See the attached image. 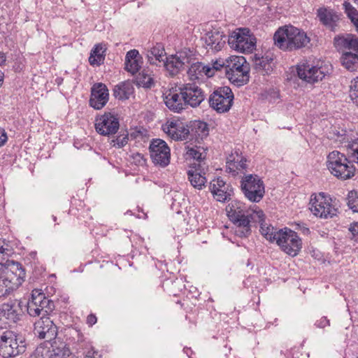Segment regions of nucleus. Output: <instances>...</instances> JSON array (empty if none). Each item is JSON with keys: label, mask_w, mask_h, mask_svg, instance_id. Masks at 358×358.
I'll list each match as a JSON object with an SVG mask.
<instances>
[{"label": "nucleus", "mask_w": 358, "mask_h": 358, "mask_svg": "<svg viewBox=\"0 0 358 358\" xmlns=\"http://www.w3.org/2000/svg\"><path fill=\"white\" fill-rule=\"evenodd\" d=\"M229 220L236 225L235 233L239 237H247L251 234V224L262 222L264 212L257 206H248L237 200L231 201L226 207Z\"/></svg>", "instance_id": "obj_1"}, {"label": "nucleus", "mask_w": 358, "mask_h": 358, "mask_svg": "<svg viewBox=\"0 0 358 358\" xmlns=\"http://www.w3.org/2000/svg\"><path fill=\"white\" fill-rule=\"evenodd\" d=\"M348 157L343 153L334 150L327 157V167L338 179L345 180L352 178L356 171L353 163L358 164V138L346 142Z\"/></svg>", "instance_id": "obj_2"}, {"label": "nucleus", "mask_w": 358, "mask_h": 358, "mask_svg": "<svg viewBox=\"0 0 358 358\" xmlns=\"http://www.w3.org/2000/svg\"><path fill=\"white\" fill-rule=\"evenodd\" d=\"M273 40L276 46L287 51L304 48L310 41L305 31L292 25L279 28L274 34Z\"/></svg>", "instance_id": "obj_3"}, {"label": "nucleus", "mask_w": 358, "mask_h": 358, "mask_svg": "<svg viewBox=\"0 0 358 358\" xmlns=\"http://www.w3.org/2000/svg\"><path fill=\"white\" fill-rule=\"evenodd\" d=\"M334 42L342 51L341 65L349 71H358V38L352 34L338 36L334 38Z\"/></svg>", "instance_id": "obj_4"}, {"label": "nucleus", "mask_w": 358, "mask_h": 358, "mask_svg": "<svg viewBox=\"0 0 358 358\" xmlns=\"http://www.w3.org/2000/svg\"><path fill=\"white\" fill-rule=\"evenodd\" d=\"M27 349L24 336L10 330L0 333V355L4 358L15 357L23 354Z\"/></svg>", "instance_id": "obj_5"}, {"label": "nucleus", "mask_w": 358, "mask_h": 358, "mask_svg": "<svg viewBox=\"0 0 358 358\" xmlns=\"http://www.w3.org/2000/svg\"><path fill=\"white\" fill-rule=\"evenodd\" d=\"M226 76L231 83L242 86L250 78V64L243 56L232 55L227 59Z\"/></svg>", "instance_id": "obj_6"}, {"label": "nucleus", "mask_w": 358, "mask_h": 358, "mask_svg": "<svg viewBox=\"0 0 358 358\" xmlns=\"http://www.w3.org/2000/svg\"><path fill=\"white\" fill-rule=\"evenodd\" d=\"M241 188L245 197L253 203L259 202L265 194L264 182L255 174L244 175L241 180Z\"/></svg>", "instance_id": "obj_7"}, {"label": "nucleus", "mask_w": 358, "mask_h": 358, "mask_svg": "<svg viewBox=\"0 0 358 358\" xmlns=\"http://www.w3.org/2000/svg\"><path fill=\"white\" fill-rule=\"evenodd\" d=\"M257 40L248 28H238L228 37V44L240 52H251L256 47Z\"/></svg>", "instance_id": "obj_8"}, {"label": "nucleus", "mask_w": 358, "mask_h": 358, "mask_svg": "<svg viewBox=\"0 0 358 358\" xmlns=\"http://www.w3.org/2000/svg\"><path fill=\"white\" fill-rule=\"evenodd\" d=\"M53 301L45 296L40 290L32 291L31 297L27 303V313L31 317H46L55 310Z\"/></svg>", "instance_id": "obj_9"}, {"label": "nucleus", "mask_w": 358, "mask_h": 358, "mask_svg": "<svg viewBox=\"0 0 358 358\" xmlns=\"http://www.w3.org/2000/svg\"><path fill=\"white\" fill-rule=\"evenodd\" d=\"M234 99V93L229 87H220L209 96V106L218 113H224L231 109Z\"/></svg>", "instance_id": "obj_10"}, {"label": "nucleus", "mask_w": 358, "mask_h": 358, "mask_svg": "<svg viewBox=\"0 0 358 358\" xmlns=\"http://www.w3.org/2000/svg\"><path fill=\"white\" fill-rule=\"evenodd\" d=\"M276 243L280 248L292 257L298 255L302 247L301 238L297 233L287 228L278 230Z\"/></svg>", "instance_id": "obj_11"}, {"label": "nucleus", "mask_w": 358, "mask_h": 358, "mask_svg": "<svg viewBox=\"0 0 358 358\" xmlns=\"http://www.w3.org/2000/svg\"><path fill=\"white\" fill-rule=\"evenodd\" d=\"M310 210L320 218L332 217L336 215V208L332 205L331 199L324 192L313 194L310 201Z\"/></svg>", "instance_id": "obj_12"}, {"label": "nucleus", "mask_w": 358, "mask_h": 358, "mask_svg": "<svg viewBox=\"0 0 358 358\" xmlns=\"http://www.w3.org/2000/svg\"><path fill=\"white\" fill-rule=\"evenodd\" d=\"M191 59L192 50L184 49L176 55L167 57L164 65L169 75L173 77L188 67V64L192 62Z\"/></svg>", "instance_id": "obj_13"}, {"label": "nucleus", "mask_w": 358, "mask_h": 358, "mask_svg": "<svg viewBox=\"0 0 358 358\" xmlns=\"http://www.w3.org/2000/svg\"><path fill=\"white\" fill-rule=\"evenodd\" d=\"M149 151L152 162L161 167H166L170 163L171 152L167 143L159 138L152 139Z\"/></svg>", "instance_id": "obj_14"}, {"label": "nucleus", "mask_w": 358, "mask_h": 358, "mask_svg": "<svg viewBox=\"0 0 358 358\" xmlns=\"http://www.w3.org/2000/svg\"><path fill=\"white\" fill-rule=\"evenodd\" d=\"M252 71L256 78L260 80L261 76L271 75L275 66L273 54L266 53L264 55L255 54L252 58Z\"/></svg>", "instance_id": "obj_15"}, {"label": "nucleus", "mask_w": 358, "mask_h": 358, "mask_svg": "<svg viewBox=\"0 0 358 358\" xmlns=\"http://www.w3.org/2000/svg\"><path fill=\"white\" fill-rule=\"evenodd\" d=\"M327 73L325 67L313 66L308 62L301 63L297 66L299 77L309 83L322 80Z\"/></svg>", "instance_id": "obj_16"}, {"label": "nucleus", "mask_w": 358, "mask_h": 358, "mask_svg": "<svg viewBox=\"0 0 358 358\" xmlns=\"http://www.w3.org/2000/svg\"><path fill=\"white\" fill-rule=\"evenodd\" d=\"M120 127L119 120L114 114L105 113L95 120V129L102 136L115 134Z\"/></svg>", "instance_id": "obj_17"}, {"label": "nucleus", "mask_w": 358, "mask_h": 358, "mask_svg": "<svg viewBox=\"0 0 358 358\" xmlns=\"http://www.w3.org/2000/svg\"><path fill=\"white\" fill-rule=\"evenodd\" d=\"M180 94L183 96L186 106L196 108L205 99L203 90L195 83H186L180 86Z\"/></svg>", "instance_id": "obj_18"}, {"label": "nucleus", "mask_w": 358, "mask_h": 358, "mask_svg": "<svg viewBox=\"0 0 358 358\" xmlns=\"http://www.w3.org/2000/svg\"><path fill=\"white\" fill-rule=\"evenodd\" d=\"M34 334L41 339L52 340L57 335V327L49 317H41L34 323Z\"/></svg>", "instance_id": "obj_19"}, {"label": "nucleus", "mask_w": 358, "mask_h": 358, "mask_svg": "<svg viewBox=\"0 0 358 358\" xmlns=\"http://www.w3.org/2000/svg\"><path fill=\"white\" fill-rule=\"evenodd\" d=\"M109 92L106 85L102 83H94L91 87L90 106L96 110L103 108L108 103Z\"/></svg>", "instance_id": "obj_20"}, {"label": "nucleus", "mask_w": 358, "mask_h": 358, "mask_svg": "<svg viewBox=\"0 0 358 358\" xmlns=\"http://www.w3.org/2000/svg\"><path fill=\"white\" fill-rule=\"evenodd\" d=\"M201 38L204 41L208 51L216 52L225 45L227 36L222 31L214 29L207 31Z\"/></svg>", "instance_id": "obj_21"}, {"label": "nucleus", "mask_w": 358, "mask_h": 358, "mask_svg": "<svg viewBox=\"0 0 358 358\" xmlns=\"http://www.w3.org/2000/svg\"><path fill=\"white\" fill-rule=\"evenodd\" d=\"M163 130L176 141L186 140L190 135L189 127L179 120L168 121L163 127Z\"/></svg>", "instance_id": "obj_22"}, {"label": "nucleus", "mask_w": 358, "mask_h": 358, "mask_svg": "<svg viewBox=\"0 0 358 358\" xmlns=\"http://www.w3.org/2000/svg\"><path fill=\"white\" fill-rule=\"evenodd\" d=\"M21 316L20 304L16 301L5 303L0 308V320L9 325L17 323Z\"/></svg>", "instance_id": "obj_23"}, {"label": "nucleus", "mask_w": 358, "mask_h": 358, "mask_svg": "<svg viewBox=\"0 0 358 358\" xmlns=\"http://www.w3.org/2000/svg\"><path fill=\"white\" fill-rule=\"evenodd\" d=\"M164 103L173 112L180 113L187 108L183 96L180 94V86L172 88L164 94Z\"/></svg>", "instance_id": "obj_24"}, {"label": "nucleus", "mask_w": 358, "mask_h": 358, "mask_svg": "<svg viewBox=\"0 0 358 358\" xmlns=\"http://www.w3.org/2000/svg\"><path fill=\"white\" fill-rule=\"evenodd\" d=\"M209 189L213 197L220 202H224L231 194V187L220 177L211 180Z\"/></svg>", "instance_id": "obj_25"}, {"label": "nucleus", "mask_w": 358, "mask_h": 358, "mask_svg": "<svg viewBox=\"0 0 358 358\" xmlns=\"http://www.w3.org/2000/svg\"><path fill=\"white\" fill-rule=\"evenodd\" d=\"M191 62L188 64L187 74L191 80L199 79L200 76H206L211 77L213 76V69L208 65H204L202 62H198L195 55L192 51Z\"/></svg>", "instance_id": "obj_26"}, {"label": "nucleus", "mask_w": 358, "mask_h": 358, "mask_svg": "<svg viewBox=\"0 0 358 358\" xmlns=\"http://www.w3.org/2000/svg\"><path fill=\"white\" fill-rule=\"evenodd\" d=\"M317 16L320 22L326 27L334 30L340 20L338 14L329 8L321 7L317 10Z\"/></svg>", "instance_id": "obj_27"}, {"label": "nucleus", "mask_w": 358, "mask_h": 358, "mask_svg": "<svg viewBox=\"0 0 358 358\" xmlns=\"http://www.w3.org/2000/svg\"><path fill=\"white\" fill-rule=\"evenodd\" d=\"M125 70L132 75L137 73L143 64V57L136 49L128 51L125 56Z\"/></svg>", "instance_id": "obj_28"}, {"label": "nucleus", "mask_w": 358, "mask_h": 358, "mask_svg": "<svg viewBox=\"0 0 358 358\" xmlns=\"http://www.w3.org/2000/svg\"><path fill=\"white\" fill-rule=\"evenodd\" d=\"M147 58L151 64L157 65L158 63H164L167 57L164 45L162 43H157L147 51Z\"/></svg>", "instance_id": "obj_29"}, {"label": "nucleus", "mask_w": 358, "mask_h": 358, "mask_svg": "<svg viewBox=\"0 0 358 358\" xmlns=\"http://www.w3.org/2000/svg\"><path fill=\"white\" fill-rule=\"evenodd\" d=\"M134 88L131 81L127 80L116 85L113 88V96L119 100H127L133 94Z\"/></svg>", "instance_id": "obj_30"}, {"label": "nucleus", "mask_w": 358, "mask_h": 358, "mask_svg": "<svg viewBox=\"0 0 358 358\" xmlns=\"http://www.w3.org/2000/svg\"><path fill=\"white\" fill-rule=\"evenodd\" d=\"M49 349V358H69L71 355L66 343L55 341Z\"/></svg>", "instance_id": "obj_31"}, {"label": "nucleus", "mask_w": 358, "mask_h": 358, "mask_svg": "<svg viewBox=\"0 0 358 358\" xmlns=\"http://www.w3.org/2000/svg\"><path fill=\"white\" fill-rule=\"evenodd\" d=\"M106 48L105 45L99 43L94 45L90 52L89 62L92 66H100L103 64Z\"/></svg>", "instance_id": "obj_32"}, {"label": "nucleus", "mask_w": 358, "mask_h": 358, "mask_svg": "<svg viewBox=\"0 0 358 358\" xmlns=\"http://www.w3.org/2000/svg\"><path fill=\"white\" fill-rule=\"evenodd\" d=\"M190 134L196 138L203 139L208 136L209 129L208 124L201 120H194L189 127Z\"/></svg>", "instance_id": "obj_33"}, {"label": "nucleus", "mask_w": 358, "mask_h": 358, "mask_svg": "<svg viewBox=\"0 0 358 358\" xmlns=\"http://www.w3.org/2000/svg\"><path fill=\"white\" fill-rule=\"evenodd\" d=\"M248 165L246 164V159L241 158L239 161H230L227 162V171L231 173L233 176H236L239 173L245 174V171L247 170Z\"/></svg>", "instance_id": "obj_34"}, {"label": "nucleus", "mask_w": 358, "mask_h": 358, "mask_svg": "<svg viewBox=\"0 0 358 358\" xmlns=\"http://www.w3.org/2000/svg\"><path fill=\"white\" fill-rule=\"evenodd\" d=\"M265 215L264 214V218L262 222H253L252 223H259L260 224V231L263 236L271 242L277 241V235L278 231L271 225L266 226Z\"/></svg>", "instance_id": "obj_35"}, {"label": "nucleus", "mask_w": 358, "mask_h": 358, "mask_svg": "<svg viewBox=\"0 0 358 358\" xmlns=\"http://www.w3.org/2000/svg\"><path fill=\"white\" fill-rule=\"evenodd\" d=\"M187 176L191 185L198 189H201L206 182V177L199 173L196 169L189 170Z\"/></svg>", "instance_id": "obj_36"}, {"label": "nucleus", "mask_w": 358, "mask_h": 358, "mask_svg": "<svg viewBox=\"0 0 358 358\" xmlns=\"http://www.w3.org/2000/svg\"><path fill=\"white\" fill-rule=\"evenodd\" d=\"M11 262L12 264L10 265V270L12 273V275H14L13 278H16V282L15 284L17 285H21L26 276L25 271L21 264L13 261Z\"/></svg>", "instance_id": "obj_37"}, {"label": "nucleus", "mask_w": 358, "mask_h": 358, "mask_svg": "<svg viewBox=\"0 0 358 358\" xmlns=\"http://www.w3.org/2000/svg\"><path fill=\"white\" fill-rule=\"evenodd\" d=\"M13 253V248L5 241L0 239V265L7 264L8 259Z\"/></svg>", "instance_id": "obj_38"}, {"label": "nucleus", "mask_w": 358, "mask_h": 358, "mask_svg": "<svg viewBox=\"0 0 358 358\" xmlns=\"http://www.w3.org/2000/svg\"><path fill=\"white\" fill-rule=\"evenodd\" d=\"M138 84L145 88H150L154 85L153 78L149 71L143 70L137 78Z\"/></svg>", "instance_id": "obj_39"}, {"label": "nucleus", "mask_w": 358, "mask_h": 358, "mask_svg": "<svg viewBox=\"0 0 358 358\" xmlns=\"http://www.w3.org/2000/svg\"><path fill=\"white\" fill-rule=\"evenodd\" d=\"M345 12L352 22L356 27L358 25V11L349 3L345 1L343 3Z\"/></svg>", "instance_id": "obj_40"}, {"label": "nucleus", "mask_w": 358, "mask_h": 358, "mask_svg": "<svg viewBox=\"0 0 358 358\" xmlns=\"http://www.w3.org/2000/svg\"><path fill=\"white\" fill-rule=\"evenodd\" d=\"M12 280H14L13 278L8 280L7 278L0 277V298L9 294L13 290Z\"/></svg>", "instance_id": "obj_41"}, {"label": "nucleus", "mask_w": 358, "mask_h": 358, "mask_svg": "<svg viewBox=\"0 0 358 358\" xmlns=\"http://www.w3.org/2000/svg\"><path fill=\"white\" fill-rule=\"evenodd\" d=\"M348 206L353 212L358 213V192L353 190L348 193Z\"/></svg>", "instance_id": "obj_42"}, {"label": "nucleus", "mask_w": 358, "mask_h": 358, "mask_svg": "<svg viewBox=\"0 0 358 358\" xmlns=\"http://www.w3.org/2000/svg\"><path fill=\"white\" fill-rule=\"evenodd\" d=\"M187 154L197 161H201L205 159L206 153L203 148L200 147L190 148L188 149Z\"/></svg>", "instance_id": "obj_43"}, {"label": "nucleus", "mask_w": 358, "mask_h": 358, "mask_svg": "<svg viewBox=\"0 0 358 358\" xmlns=\"http://www.w3.org/2000/svg\"><path fill=\"white\" fill-rule=\"evenodd\" d=\"M350 97L352 101L358 106V77L351 81L350 85Z\"/></svg>", "instance_id": "obj_44"}, {"label": "nucleus", "mask_w": 358, "mask_h": 358, "mask_svg": "<svg viewBox=\"0 0 358 358\" xmlns=\"http://www.w3.org/2000/svg\"><path fill=\"white\" fill-rule=\"evenodd\" d=\"M71 335L73 341V348L79 345V344H82L86 340L83 333L76 329L71 330Z\"/></svg>", "instance_id": "obj_45"}, {"label": "nucleus", "mask_w": 358, "mask_h": 358, "mask_svg": "<svg viewBox=\"0 0 358 358\" xmlns=\"http://www.w3.org/2000/svg\"><path fill=\"white\" fill-rule=\"evenodd\" d=\"M48 348L40 345L30 355L29 358H49Z\"/></svg>", "instance_id": "obj_46"}, {"label": "nucleus", "mask_w": 358, "mask_h": 358, "mask_svg": "<svg viewBox=\"0 0 358 358\" xmlns=\"http://www.w3.org/2000/svg\"><path fill=\"white\" fill-rule=\"evenodd\" d=\"M76 353H83L84 355H86L87 351L90 350H94V347L92 345V343L89 341L85 340L82 344H79V345L76 346L73 348Z\"/></svg>", "instance_id": "obj_47"}, {"label": "nucleus", "mask_w": 358, "mask_h": 358, "mask_svg": "<svg viewBox=\"0 0 358 358\" xmlns=\"http://www.w3.org/2000/svg\"><path fill=\"white\" fill-rule=\"evenodd\" d=\"M227 59H216L213 62V66H210V69H213V74L215 73V71H220L222 68H224L225 72H226L227 71Z\"/></svg>", "instance_id": "obj_48"}, {"label": "nucleus", "mask_w": 358, "mask_h": 358, "mask_svg": "<svg viewBox=\"0 0 358 358\" xmlns=\"http://www.w3.org/2000/svg\"><path fill=\"white\" fill-rule=\"evenodd\" d=\"M129 141L128 134H122L118 136L115 141H113L114 145H117L118 148L124 147Z\"/></svg>", "instance_id": "obj_49"}, {"label": "nucleus", "mask_w": 358, "mask_h": 358, "mask_svg": "<svg viewBox=\"0 0 358 358\" xmlns=\"http://www.w3.org/2000/svg\"><path fill=\"white\" fill-rule=\"evenodd\" d=\"M131 157L134 159V162L137 165L143 166L145 164L146 159L144 158V156L139 152L134 153Z\"/></svg>", "instance_id": "obj_50"}, {"label": "nucleus", "mask_w": 358, "mask_h": 358, "mask_svg": "<svg viewBox=\"0 0 358 358\" xmlns=\"http://www.w3.org/2000/svg\"><path fill=\"white\" fill-rule=\"evenodd\" d=\"M349 231L351 232L352 238L358 242V222H355L350 224Z\"/></svg>", "instance_id": "obj_51"}, {"label": "nucleus", "mask_w": 358, "mask_h": 358, "mask_svg": "<svg viewBox=\"0 0 358 358\" xmlns=\"http://www.w3.org/2000/svg\"><path fill=\"white\" fill-rule=\"evenodd\" d=\"M315 325L318 328H324L330 325V321L327 317H322L315 322Z\"/></svg>", "instance_id": "obj_52"}, {"label": "nucleus", "mask_w": 358, "mask_h": 358, "mask_svg": "<svg viewBox=\"0 0 358 358\" xmlns=\"http://www.w3.org/2000/svg\"><path fill=\"white\" fill-rule=\"evenodd\" d=\"M7 138H8L5 130L0 127V147L5 144Z\"/></svg>", "instance_id": "obj_53"}, {"label": "nucleus", "mask_w": 358, "mask_h": 358, "mask_svg": "<svg viewBox=\"0 0 358 358\" xmlns=\"http://www.w3.org/2000/svg\"><path fill=\"white\" fill-rule=\"evenodd\" d=\"M96 321H97V319H96V317L95 316V315L90 314L87 317V323L90 326L94 325L96 322Z\"/></svg>", "instance_id": "obj_54"}, {"label": "nucleus", "mask_w": 358, "mask_h": 358, "mask_svg": "<svg viewBox=\"0 0 358 358\" xmlns=\"http://www.w3.org/2000/svg\"><path fill=\"white\" fill-rule=\"evenodd\" d=\"M183 352L189 357V358H193L192 357V354H193V351L191 350V348H185L183 349Z\"/></svg>", "instance_id": "obj_55"}, {"label": "nucleus", "mask_w": 358, "mask_h": 358, "mask_svg": "<svg viewBox=\"0 0 358 358\" xmlns=\"http://www.w3.org/2000/svg\"><path fill=\"white\" fill-rule=\"evenodd\" d=\"M6 62V56L3 52H0V65Z\"/></svg>", "instance_id": "obj_56"}, {"label": "nucleus", "mask_w": 358, "mask_h": 358, "mask_svg": "<svg viewBox=\"0 0 358 358\" xmlns=\"http://www.w3.org/2000/svg\"><path fill=\"white\" fill-rule=\"evenodd\" d=\"M4 73L0 71V87L3 83Z\"/></svg>", "instance_id": "obj_57"}, {"label": "nucleus", "mask_w": 358, "mask_h": 358, "mask_svg": "<svg viewBox=\"0 0 358 358\" xmlns=\"http://www.w3.org/2000/svg\"><path fill=\"white\" fill-rule=\"evenodd\" d=\"M303 232L304 234H308V233L310 232L309 229H308V228H307V227H303Z\"/></svg>", "instance_id": "obj_58"}, {"label": "nucleus", "mask_w": 358, "mask_h": 358, "mask_svg": "<svg viewBox=\"0 0 358 358\" xmlns=\"http://www.w3.org/2000/svg\"><path fill=\"white\" fill-rule=\"evenodd\" d=\"M52 220L54 222H56L57 221V217L55 216V215H52Z\"/></svg>", "instance_id": "obj_59"}, {"label": "nucleus", "mask_w": 358, "mask_h": 358, "mask_svg": "<svg viewBox=\"0 0 358 358\" xmlns=\"http://www.w3.org/2000/svg\"><path fill=\"white\" fill-rule=\"evenodd\" d=\"M357 31L358 32V24L356 26Z\"/></svg>", "instance_id": "obj_60"}, {"label": "nucleus", "mask_w": 358, "mask_h": 358, "mask_svg": "<svg viewBox=\"0 0 358 358\" xmlns=\"http://www.w3.org/2000/svg\"><path fill=\"white\" fill-rule=\"evenodd\" d=\"M355 3H358V0H353Z\"/></svg>", "instance_id": "obj_61"}, {"label": "nucleus", "mask_w": 358, "mask_h": 358, "mask_svg": "<svg viewBox=\"0 0 358 358\" xmlns=\"http://www.w3.org/2000/svg\"><path fill=\"white\" fill-rule=\"evenodd\" d=\"M357 358H358V357H357Z\"/></svg>", "instance_id": "obj_62"}]
</instances>
